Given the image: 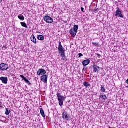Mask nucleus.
<instances>
[{
  "label": "nucleus",
  "instance_id": "f257e3e1",
  "mask_svg": "<svg viewBox=\"0 0 128 128\" xmlns=\"http://www.w3.org/2000/svg\"><path fill=\"white\" fill-rule=\"evenodd\" d=\"M58 50L62 58V60H66V49L62 46L60 40L58 42Z\"/></svg>",
  "mask_w": 128,
  "mask_h": 128
},
{
  "label": "nucleus",
  "instance_id": "f03ea898",
  "mask_svg": "<svg viewBox=\"0 0 128 128\" xmlns=\"http://www.w3.org/2000/svg\"><path fill=\"white\" fill-rule=\"evenodd\" d=\"M78 25H74V28L70 30V34L72 38H76V34H78Z\"/></svg>",
  "mask_w": 128,
  "mask_h": 128
},
{
  "label": "nucleus",
  "instance_id": "7ed1b4c3",
  "mask_svg": "<svg viewBox=\"0 0 128 128\" xmlns=\"http://www.w3.org/2000/svg\"><path fill=\"white\" fill-rule=\"evenodd\" d=\"M56 96L58 98L59 105L61 108H62V106H64V102L66 98L64 96H62L60 93H58L56 94Z\"/></svg>",
  "mask_w": 128,
  "mask_h": 128
},
{
  "label": "nucleus",
  "instance_id": "20e7f679",
  "mask_svg": "<svg viewBox=\"0 0 128 128\" xmlns=\"http://www.w3.org/2000/svg\"><path fill=\"white\" fill-rule=\"evenodd\" d=\"M44 20L47 24H52L54 22V19L50 16H46L44 17Z\"/></svg>",
  "mask_w": 128,
  "mask_h": 128
},
{
  "label": "nucleus",
  "instance_id": "39448f33",
  "mask_svg": "<svg viewBox=\"0 0 128 128\" xmlns=\"http://www.w3.org/2000/svg\"><path fill=\"white\" fill-rule=\"evenodd\" d=\"M8 70V65L2 63L0 64V70H2V72H4L6 70Z\"/></svg>",
  "mask_w": 128,
  "mask_h": 128
},
{
  "label": "nucleus",
  "instance_id": "423d86ee",
  "mask_svg": "<svg viewBox=\"0 0 128 128\" xmlns=\"http://www.w3.org/2000/svg\"><path fill=\"white\" fill-rule=\"evenodd\" d=\"M116 16H118V18H124V16H122V12L120 10V9L118 8V10L116 12L115 14Z\"/></svg>",
  "mask_w": 128,
  "mask_h": 128
},
{
  "label": "nucleus",
  "instance_id": "0eeeda50",
  "mask_svg": "<svg viewBox=\"0 0 128 128\" xmlns=\"http://www.w3.org/2000/svg\"><path fill=\"white\" fill-rule=\"evenodd\" d=\"M0 80H1L4 84H7L8 82V79L7 77H1L0 78Z\"/></svg>",
  "mask_w": 128,
  "mask_h": 128
},
{
  "label": "nucleus",
  "instance_id": "6e6552de",
  "mask_svg": "<svg viewBox=\"0 0 128 128\" xmlns=\"http://www.w3.org/2000/svg\"><path fill=\"white\" fill-rule=\"evenodd\" d=\"M20 77L21 78H22V80H24V82H26V84H28L29 86H30L32 84V83H30V80H28L26 77H24V75H20Z\"/></svg>",
  "mask_w": 128,
  "mask_h": 128
},
{
  "label": "nucleus",
  "instance_id": "1a4fd4ad",
  "mask_svg": "<svg viewBox=\"0 0 128 128\" xmlns=\"http://www.w3.org/2000/svg\"><path fill=\"white\" fill-rule=\"evenodd\" d=\"M48 76L44 75L41 77V80L42 82H43L46 84V82H48Z\"/></svg>",
  "mask_w": 128,
  "mask_h": 128
},
{
  "label": "nucleus",
  "instance_id": "9d476101",
  "mask_svg": "<svg viewBox=\"0 0 128 128\" xmlns=\"http://www.w3.org/2000/svg\"><path fill=\"white\" fill-rule=\"evenodd\" d=\"M93 70H94V72H98L100 70V68L96 65H94L93 66Z\"/></svg>",
  "mask_w": 128,
  "mask_h": 128
},
{
  "label": "nucleus",
  "instance_id": "9b49d317",
  "mask_svg": "<svg viewBox=\"0 0 128 128\" xmlns=\"http://www.w3.org/2000/svg\"><path fill=\"white\" fill-rule=\"evenodd\" d=\"M62 118L64 120H68V114L66 112H64L62 113Z\"/></svg>",
  "mask_w": 128,
  "mask_h": 128
},
{
  "label": "nucleus",
  "instance_id": "f8f14e48",
  "mask_svg": "<svg viewBox=\"0 0 128 128\" xmlns=\"http://www.w3.org/2000/svg\"><path fill=\"white\" fill-rule=\"evenodd\" d=\"M90 64V60H86L83 61L82 64L84 66H88Z\"/></svg>",
  "mask_w": 128,
  "mask_h": 128
},
{
  "label": "nucleus",
  "instance_id": "ddd939ff",
  "mask_svg": "<svg viewBox=\"0 0 128 128\" xmlns=\"http://www.w3.org/2000/svg\"><path fill=\"white\" fill-rule=\"evenodd\" d=\"M84 86H85V88H90L92 86H90V84H88V82H84L83 84Z\"/></svg>",
  "mask_w": 128,
  "mask_h": 128
},
{
  "label": "nucleus",
  "instance_id": "4468645a",
  "mask_svg": "<svg viewBox=\"0 0 128 128\" xmlns=\"http://www.w3.org/2000/svg\"><path fill=\"white\" fill-rule=\"evenodd\" d=\"M40 112L42 116L44 118H46V114H44V109L40 108Z\"/></svg>",
  "mask_w": 128,
  "mask_h": 128
},
{
  "label": "nucleus",
  "instance_id": "2eb2a0df",
  "mask_svg": "<svg viewBox=\"0 0 128 128\" xmlns=\"http://www.w3.org/2000/svg\"><path fill=\"white\" fill-rule=\"evenodd\" d=\"M31 40L34 42V44H36V36H31Z\"/></svg>",
  "mask_w": 128,
  "mask_h": 128
},
{
  "label": "nucleus",
  "instance_id": "dca6fc26",
  "mask_svg": "<svg viewBox=\"0 0 128 128\" xmlns=\"http://www.w3.org/2000/svg\"><path fill=\"white\" fill-rule=\"evenodd\" d=\"M39 70H40L41 76H42V74H46V71L42 68Z\"/></svg>",
  "mask_w": 128,
  "mask_h": 128
},
{
  "label": "nucleus",
  "instance_id": "f3484780",
  "mask_svg": "<svg viewBox=\"0 0 128 128\" xmlns=\"http://www.w3.org/2000/svg\"><path fill=\"white\" fill-rule=\"evenodd\" d=\"M18 18H19V20H22V22H24V16L22 14L19 15L18 16Z\"/></svg>",
  "mask_w": 128,
  "mask_h": 128
},
{
  "label": "nucleus",
  "instance_id": "a211bd4d",
  "mask_svg": "<svg viewBox=\"0 0 128 128\" xmlns=\"http://www.w3.org/2000/svg\"><path fill=\"white\" fill-rule=\"evenodd\" d=\"M100 92H102V93L106 92V88L104 87V86H101Z\"/></svg>",
  "mask_w": 128,
  "mask_h": 128
},
{
  "label": "nucleus",
  "instance_id": "6ab92c4d",
  "mask_svg": "<svg viewBox=\"0 0 128 128\" xmlns=\"http://www.w3.org/2000/svg\"><path fill=\"white\" fill-rule=\"evenodd\" d=\"M38 38L39 40H44V37L42 35H40L38 36Z\"/></svg>",
  "mask_w": 128,
  "mask_h": 128
},
{
  "label": "nucleus",
  "instance_id": "aec40b11",
  "mask_svg": "<svg viewBox=\"0 0 128 128\" xmlns=\"http://www.w3.org/2000/svg\"><path fill=\"white\" fill-rule=\"evenodd\" d=\"M20 24L23 26V28H28V25H26V22H21Z\"/></svg>",
  "mask_w": 128,
  "mask_h": 128
},
{
  "label": "nucleus",
  "instance_id": "412c9836",
  "mask_svg": "<svg viewBox=\"0 0 128 128\" xmlns=\"http://www.w3.org/2000/svg\"><path fill=\"white\" fill-rule=\"evenodd\" d=\"M10 108H6V116H10Z\"/></svg>",
  "mask_w": 128,
  "mask_h": 128
},
{
  "label": "nucleus",
  "instance_id": "4be33fe9",
  "mask_svg": "<svg viewBox=\"0 0 128 128\" xmlns=\"http://www.w3.org/2000/svg\"><path fill=\"white\" fill-rule=\"evenodd\" d=\"M100 98H102V100H108V97H106V94L104 95H101L100 96Z\"/></svg>",
  "mask_w": 128,
  "mask_h": 128
},
{
  "label": "nucleus",
  "instance_id": "5701e85b",
  "mask_svg": "<svg viewBox=\"0 0 128 128\" xmlns=\"http://www.w3.org/2000/svg\"><path fill=\"white\" fill-rule=\"evenodd\" d=\"M92 44L94 46H98V44L96 42H92Z\"/></svg>",
  "mask_w": 128,
  "mask_h": 128
},
{
  "label": "nucleus",
  "instance_id": "b1692460",
  "mask_svg": "<svg viewBox=\"0 0 128 128\" xmlns=\"http://www.w3.org/2000/svg\"><path fill=\"white\" fill-rule=\"evenodd\" d=\"M37 76H42L40 71V70L38 71V72H37Z\"/></svg>",
  "mask_w": 128,
  "mask_h": 128
},
{
  "label": "nucleus",
  "instance_id": "393cba45",
  "mask_svg": "<svg viewBox=\"0 0 128 128\" xmlns=\"http://www.w3.org/2000/svg\"><path fill=\"white\" fill-rule=\"evenodd\" d=\"M86 70H88V67L86 66H84L82 70L83 72H86Z\"/></svg>",
  "mask_w": 128,
  "mask_h": 128
},
{
  "label": "nucleus",
  "instance_id": "a878e982",
  "mask_svg": "<svg viewBox=\"0 0 128 128\" xmlns=\"http://www.w3.org/2000/svg\"><path fill=\"white\" fill-rule=\"evenodd\" d=\"M79 58H82V56H84V54H82V53H80L78 54Z\"/></svg>",
  "mask_w": 128,
  "mask_h": 128
},
{
  "label": "nucleus",
  "instance_id": "bb28decb",
  "mask_svg": "<svg viewBox=\"0 0 128 128\" xmlns=\"http://www.w3.org/2000/svg\"><path fill=\"white\" fill-rule=\"evenodd\" d=\"M81 10L82 11V12H84V8H81Z\"/></svg>",
  "mask_w": 128,
  "mask_h": 128
},
{
  "label": "nucleus",
  "instance_id": "cd10ccee",
  "mask_svg": "<svg viewBox=\"0 0 128 128\" xmlns=\"http://www.w3.org/2000/svg\"><path fill=\"white\" fill-rule=\"evenodd\" d=\"M94 12H98V8L95 9Z\"/></svg>",
  "mask_w": 128,
  "mask_h": 128
},
{
  "label": "nucleus",
  "instance_id": "c85d7f7f",
  "mask_svg": "<svg viewBox=\"0 0 128 128\" xmlns=\"http://www.w3.org/2000/svg\"><path fill=\"white\" fill-rule=\"evenodd\" d=\"M96 56H99V58H101L102 56H100V54H97Z\"/></svg>",
  "mask_w": 128,
  "mask_h": 128
},
{
  "label": "nucleus",
  "instance_id": "c756f323",
  "mask_svg": "<svg viewBox=\"0 0 128 128\" xmlns=\"http://www.w3.org/2000/svg\"><path fill=\"white\" fill-rule=\"evenodd\" d=\"M2 2V0H0V2Z\"/></svg>",
  "mask_w": 128,
  "mask_h": 128
}]
</instances>
